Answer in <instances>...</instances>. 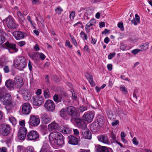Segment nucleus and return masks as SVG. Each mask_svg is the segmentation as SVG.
Listing matches in <instances>:
<instances>
[{
	"instance_id": "f257e3e1",
	"label": "nucleus",
	"mask_w": 152,
	"mask_h": 152,
	"mask_svg": "<svg viewBox=\"0 0 152 152\" xmlns=\"http://www.w3.org/2000/svg\"><path fill=\"white\" fill-rule=\"evenodd\" d=\"M49 139L51 145L54 148H60L64 143L63 136L58 132L50 133L49 135Z\"/></svg>"
},
{
	"instance_id": "f03ea898",
	"label": "nucleus",
	"mask_w": 152,
	"mask_h": 152,
	"mask_svg": "<svg viewBox=\"0 0 152 152\" xmlns=\"http://www.w3.org/2000/svg\"><path fill=\"white\" fill-rule=\"evenodd\" d=\"M0 100L3 104L6 105V107L10 106L8 108L9 109H11L13 107L12 103L11 96L10 94H7L4 96H0Z\"/></svg>"
},
{
	"instance_id": "7ed1b4c3",
	"label": "nucleus",
	"mask_w": 152,
	"mask_h": 152,
	"mask_svg": "<svg viewBox=\"0 0 152 152\" xmlns=\"http://www.w3.org/2000/svg\"><path fill=\"white\" fill-rule=\"evenodd\" d=\"M15 64L19 69L22 70L27 65L26 58L23 56L17 57L15 60Z\"/></svg>"
},
{
	"instance_id": "20e7f679",
	"label": "nucleus",
	"mask_w": 152,
	"mask_h": 152,
	"mask_svg": "<svg viewBox=\"0 0 152 152\" xmlns=\"http://www.w3.org/2000/svg\"><path fill=\"white\" fill-rule=\"evenodd\" d=\"M3 22L6 24L9 28L11 29H16L18 26V24L15 23L14 18L10 16L4 20Z\"/></svg>"
},
{
	"instance_id": "39448f33",
	"label": "nucleus",
	"mask_w": 152,
	"mask_h": 152,
	"mask_svg": "<svg viewBox=\"0 0 152 152\" xmlns=\"http://www.w3.org/2000/svg\"><path fill=\"white\" fill-rule=\"evenodd\" d=\"M44 106L46 110L49 111L53 112L55 110V103L52 100L50 99H48L45 101Z\"/></svg>"
},
{
	"instance_id": "423d86ee",
	"label": "nucleus",
	"mask_w": 152,
	"mask_h": 152,
	"mask_svg": "<svg viewBox=\"0 0 152 152\" xmlns=\"http://www.w3.org/2000/svg\"><path fill=\"white\" fill-rule=\"evenodd\" d=\"M40 122V119L39 118L33 115H30L29 120L28 122L30 125L34 126H37Z\"/></svg>"
},
{
	"instance_id": "0eeeda50",
	"label": "nucleus",
	"mask_w": 152,
	"mask_h": 152,
	"mask_svg": "<svg viewBox=\"0 0 152 152\" xmlns=\"http://www.w3.org/2000/svg\"><path fill=\"white\" fill-rule=\"evenodd\" d=\"M0 131V134L3 136H7L9 133L10 128V126L6 124H2Z\"/></svg>"
},
{
	"instance_id": "6e6552de",
	"label": "nucleus",
	"mask_w": 152,
	"mask_h": 152,
	"mask_svg": "<svg viewBox=\"0 0 152 152\" xmlns=\"http://www.w3.org/2000/svg\"><path fill=\"white\" fill-rule=\"evenodd\" d=\"M83 117L85 120L90 123L92 121L94 117V113L91 111H88L84 114Z\"/></svg>"
},
{
	"instance_id": "1a4fd4ad",
	"label": "nucleus",
	"mask_w": 152,
	"mask_h": 152,
	"mask_svg": "<svg viewBox=\"0 0 152 152\" xmlns=\"http://www.w3.org/2000/svg\"><path fill=\"white\" fill-rule=\"evenodd\" d=\"M31 107L30 104L28 103H25L22 105V112L24 115L29 114L31 111Z\"/></svg>"
},
{
	"instance_id": "9d476101",
	"label": "nucleus",
	"mask_w": 152,
	"mask_h": 152,
	"mask_svg": "<svg viewBox=\"0 0 152 152\" xmlns=\"http://www.w3.org/2000/svg\"><path fill=\"white\" fill-rule=\"evenodd\" d=\"M39 137V134L36 131H31L30 132L27 134V138L30 140H34Z\"/></svg>"
},
{
	"instance_id": "9b49d317",
	"label": "nucleus",
	"mask_w": 152,
	"mask_h": 152,
	"mask_svg": "<svg viewBox=\"0 0 152 152\" xmlns=\"http://www.w3.org/2000/svg\"><path fill=\"white\" fill-rule=\"evenodd\" d=\"M33 100V104L35 106L40 105L44 102L43 98L40 96L34 97Z\"/></svg>"
},
{
	"instance_id": "f8f14e48",
	"label": "nucleus",
	"mask_w": 152,
	"mask_h": 152,
	"mask_svg": "<svg viewBox=\"0 0 152 152\" xmlns=\"http://www.w3.org/2000/svg\"><path fill=\"white\" fill-rule=\"evenodd\" d=\"M14 82L15 87L17 88L21 87L23 84V79L22 77L16 76L14 79Z\"/></svg>"
},
{
	"instance_id": "ddd939ff",
	"label": "nucleus",
	"mask_w": 152,
	"mask_h": 152,
	"mask_svg": "<svg viewBox=\"0 0 152 152\" xmlns=\"http://www.w3.org/2000/svg\"><path fill=\"white\" fill-rule=\"evenodd\" d=\"M67 112L68 115L71 116L72 117L76 116L77 114V110L74 107L70 106L67 108Z\"/></svg>"
},
{
	"instance_id": "4468645a",
	"label": "nucleus",
	"mask_w": 152,
	"mask_h": 152,
	"mask_svg": "<svg viewBox=\"0 0 152 152\" xmlns=\"http://www.w3.org/2000/svg\"><path fill=\"white\" fill-rule=\"evenodd\" d=\"M75 122L77 126L79 128L83 129H85L86 127V124L84 121L79 118H76L75 119Z\"/></svg>"
},
{
	"instance_id": "2eb2a0df",
	"label": "nucleus",
	"mask_w": 152,
	"mask_h": 152,
	"mask_svg": "<svg viewBox=\"0 0 152 152\" xmlns=\"http://www.w3.org/2000/svg\"><path fill=\"white\" fill-rule=\"evenodd\" d=\"M68 143L73 145H77L78 144L79 140L77 138L72 135L69 136L68 137Z\"/></svg>"
},
{
	"instance_id": "dca6fc26",
	"label": "nucleus",
	"mask_w": 152,
	"mask_h": 152,
	"mask_svg": "<svg viewBox=\"0 0 152 152\" xmlns=\"http://www.w3.org/2000/svg\"><path fill=\"white\" fill-rule=\"evenodd\" d=\"M12 34L14 37L17 40H20L24 37V34L20 31H14Z\"/></svg>"
},
{
	"instance_id": "f3484780",
	"label": "nucleus",
	"mask_w": 152,
	"mask_h": 152,
	"mask_svg": "<svg viewBox=\"0 0 152 152\" xmlns=\"http://www.w3.org/2000/svg\"><path fill=\"white\" fill-rule=\"evenodd\" d=\"M41 118L44 124H48L51 121V118L46 113L42 114Z\"/></svg>"
},
{
	"instance_id": "a211bd4d",
	"label": "nucleus",
	"mask_w": 152,
	"mask_h": 152,
	"mask_svg": "<svg viewBox=\"0 0 152 152\" xmlns=\"http://www.w3.org/2000/svg\"><path fill=\"white\" fill-rule=\"evenodd\" d=\"M59 127L58 124L54 121L48 125V129L49 131L50 132L58 129Z\"/></svg>"
},
{
	"instance_id": "6ab92c4d",
	"label": "nucleus",
	"mask_w": 152,
	"mask_h": 152,
	"mask_svg": "<svg viewBox=\"0 0 152 152\" xmlns=\"http://www.w3.org/2000/svg\"><path fill=\"white\" fill-rule=\"evenodd\" d=\"M100 126L97 122H94L91 126L90 129L93 132L96 133L99 130Z\"/></svg>"
},
{
	"instance_id": "aec40b11",
	"label": "nucleus",
	"mask_w": 152,
	"mask_h": 152,
	"mask_svg": "<svg viewBox=\"0 0 152 152\" xmlns=\"http://www.w3.org/2000/svg\"><path fill=\"white\" fill-rule=\"evenodd\" d=\"M99 140L103 143L109 144L110 143V141L108 140V137L104 135L99 136L98 137Z\"/></svg>"
},
{
	"instance_id": "412c9836",
	"label": "nucleus",
	"mask_w": 152,
	"mask_h": 152,
	"mask_svg": "<svg viewBox=\"0 0 152 152\" xmlns=\"http://www.w3.org/2000/svg\"><path fill=\"white\" fill-rule=\"evenodd\" d=\"M3 47L5 48L12 49L15 52H17L18 51V49L16 48L15 44H12L6 42L3 45Z\"/></svg>"
},
{
	"instance_id": "4be33fe9",
	"label": "nucleus",
	"mask_w": 152,
	"mask_h": 152,
	"mask_svg": "<svg viewBox=\"0 0 152 152\" xmlns=\"http://www.w3.org/2000/svg\"><path fill=\"white\" fill-rule=\"evenodd\" d=\"M83 137L85 139H91V133L89 130L83 129V131H82Z\"/></svg>"
},
{
	"instance_id": "5701e85b",
	"label": "nucleus",
	"mask_w": 152,
	"mask_h": 152,
	"mask_svg": "<svg viewBox=\"0 0 152 152\" xmlns=\"http://www.w3.org/2000/svg\"><path fill=\"white\" fill-rule=\"evenodd\" d=\"M96 152H107L108 150L105 146L97 145L96 146Z\"/></svg>"
},
{
	"instance_id": "b1692460",
	"label": "nucleus",
	"mask_w": 152,
	"mask_h": 152,
	"mask_svg": "<svg viewBox=\"0 0 152 152\" xmlns=\"http://www.w3.org/2000/svg\"><path fill=\"white\" fill-rule=\"evenodd\" d=\"M5 85L10 90L14 89L15 87L14 82L11 80H7L5 83Z\"/></svg>"
},
{
	"instance_id": "393cba45",
	"label": "nucleus",
	"mask_w": 152,
	"mask_h": 152,
	"mask_svg": "<svg viewBox=\"0 0 152 152\" xmlns=\"http://www.w3.org/2000/svg\"><path fill=\"white\" fill-rule=\"evenodd\" d=\"M60 116L61 117L64 118L67 117L68 115L67 109L63 108L59 112Z\"/></svg>"
},
{
	"instance_id": "a878e982",
	"label": "nucleus",
	"mask_w": 152,
	"mask_h": 152,
	"mask_svg": "<svg viewBox=\"0 0 152 152\" xmlns=\"http://www.w3.org/2000/svg\"><path fill=\"white\" fill-rule=\"evenodd\" d=\"M61 129L63 132L66 134L69 133L72 131L71 129L68 126L66 125L61 127Z\"/></svg>"
},
{
	"instance_id": "bb28decb",
	"label": "nucleus",
	"mask_w": 152,
	"mask_h": 152,
	"mask_svg": "<svg viewBox=\"0 0 152 152\" xmlns=\"http://www.w3.org/2000/svg\"><path fill=\"white\" fill-rule=\"evenodd\" d=\"M104 118L102 115H99L97 117V122L99 125L102 126L104 123Z\"/></svg>"
},
{
	"instance_id": "cd10ccee",
	"label": "nucleus",
	"mask_w": 152,
	"mask_h": 152,
	"mask_svg": "<svg viewBox=\"0 0 152 152\" xmlns=\"http://www.w3.org/2000/svg\"><path fill=\"white\" fill-rule=\"evenodd\" d=\"M149 45V43L148 42H146L140 45L139 48H140L141 51H142L146 50L148 49Z\"/></svg>"
},
{
	"instance_id": "c85d7f7f",
	"label": "nucleus",
	"mask_w": 152,
	"mask_h": 152,
	"mask_svg": "<svg viewBox=\"0 0 152 152\" xmlns=\"http://www.w3.org/2000/svg\"><path fill=\"white\" fill-rule=\"evenodd\" d=\"M49 148V145L47 143H44L40 152H48Z\"/></svg>"
},
{
	"instance_id": "c756f323",
	"label": "nucleus",
	"mask_w": 152,
	"mask_h": 152,
	"mask_svg": "<svg viewBox=\"0 0 152 152\" xmlns=\"http://www.w3.org/2000/svg\"><path fill=\"white\" fill-rule=\"evenodd\" d=\"M33 58L34 60L36 59V58H35V57L36 56H37L39 55V58L42 60H44L46 57L42 53H34L33 54Z\"/></svg>"
},
{
	"instance_id": "7c9ffc66",
	"label": "nucleus",
	"mask_w": 152,
	"mask_h": 152,
	"mask_svg": "<svg viewBox=\"0 0 152 152\" xmlns=\"http://www.w3.org/2000/svg\"><path fill=\"white\" fill-rule=\"evenodd\" d=\"M24 98L26 100H29L31 98V94L29 91L27 90H25L24 93Z\"/></svg>"
},
{
	"instance_id": "2f4dec72",
	"label": "nucleus",
	"mask_w": 152,
	"mask_h": 152,
	"mask_svg": "<svg viewBox=\"0 0 152 152\" xmlns=\"http://www.w3.org/2000/svg\"><path fill=\"white\" fill-rule=\"evenodd\" d=\"M54 101L56 103L60 102L62 99V97L61 96H59L58 95L55 94L53 97Z\"/></svg>"
},
{
	"instance_id": "473e14b6",
	"label": "nucleus",
	"mask_w": 152,
	"mask_h": 152,
	"mask_svg": "<svg viewBox=\"0 0 152 152\" xmlns=\"http://www.w3.org/2000/svg\"><path fill=\"white\" fill-rule=\"evenodd\" d=\"M27 133V130L24 127L22 126L20 128L18 133L19 134H23L26 135Z\"/></svg>"
},
{
	"instance_id": "72a5a7b5",
	"label": "nucleus",
	"mask_w": 152,
	"mask_h": 152,
	"mask_svg": "<svg viewBox=\"0 0 152 152\" xmlns=\"http://www.w3.org/2000/svg\"><path fill=\"white\" fill-rule=\"evenodd\" d=\"M44 94L45 98V99L49 98L50 97V94L49 90L46 89L44 91Z\"/></svg>"
},
{
	"instance_id": "f704fd0d",
	"label": "nucleus",
	"mask_w": 152,
	"mask_h": 152,
	"mask_svg": "<svg viewBox=\"0 0 152 152\" xmlns=\"http://www.w3.org/2000/svg\"><path fill=\"white\" fill-rule=\"evenodd\" d=\"M80 35L81 36V37L83 38V39L86 40L87 39V36L84 31H81L80 33Z\"/></svg>"
},
{
	"instance_id": "c9c22d12",
	"label": "nucleus",
	"mask_w": 152,
	"mask_h": 152,
	"mask_svg": "<svg viewBox=\"0 0 152 152\" xmlns=\"http://www.w3.org/2000/svg\"><path fill=\"white\" fill-rule=\"evenodd\" d=\"M9 120L13 125H15L16 124V121L15 118L13 117L9 118Z\"/></svg>"
},
{
	"instance_id": "e433bc0d",
	"label": "nucleus",
	"mask_w": 152,
	"mask_h": 152,
	"mask_svg": "<svg viewBox=\"0 0 152 152\" xmlns=\"http://www.w3.org/2000/svg\"><path fill=\"white\" fill-rule=\"evenodd\" d=\"M6 92V89L4 87L0 88V96Z\"/></svg>"
},
{
	"instance_id": "4c0bfd02",
	"label": "nucleus",
	"mask_w": 152,
	"mask_h": 152,
	"mask_svg": "<svg viewBox=\"0 0 152 152\" xmlns=\"http://www.w3.org/2000/svg\"><path fill=\"white\" fill-rule=\"evenodd\" d=\"M69 37H70V38L71 39L72 42L74 45L76 46L77 47V42L76 41V40L74 39L73 37L72 36L71 34H69Z\"/></svg>"
},
{
	"instance_id": "58836bf2",
	"label": "nucleus",
	"mask_w": 152,
	"mask_h": 152,
	"mask_svg": "<svg viewBox=\"0 0 152 152\" xmlns=\"http://www.w3.org/2000/svg\"><path fill=\"white\" fill-rule=\"evenodd\" d=\"M87 106H82L80 107L79 110L80 112H83L84 111L86 110H87Z\"/></svg>"
},
{
	"instance_id": "ea45409f",
	"label": "nucleus",
	"mask_w": 152,
	"mask_h": 152,
	"mask_svg": "<svg viewBox=\"0 0 152 152\" xmlns=\"http://www.w3.org/2000/svg\"><path fill=\"white\" fill-rule=\"evenodd\" d=\"M17 14L18 16L20 19L21 20L23 19L25 20L23 14L20 11H18L17 12Z\"/></svg>"
},
{
	"instance_id": "a19ab883",
	"label": "nucleus",
	"mask_w": 152,
	"mask_h": 152,
	"mask_svg": "<svg viewBox=\"0 0 152 152\" xmlns=\"http://www.w3.org/2000/svg\"><path fill=\"white\" fill-rule=\"evenodd\" d=\"M26 135L25 134H18L19 139L21 140H23L25 139L26 137Z\"/></svg>"
},
{
	"instance_id": "79ce46f5",
	"label": "nucleus",
	"mask_w": 152,
	"mask_h": 152,
	"mask_svg": "<svg viewBox=\"0 0 152 152\" xmlns=\"http://www.w3.org/2000/svg\"><path fill=\"white\" fill-rule=\"evenodd\" d=\"M3 70L4 72L6 73H8L10 71V69L8 66L5 65L4 67Z\"/></svg>"
},
{
	"instance_id": "37998d69",
	"label": "nucleus",
	"mask_w": 152,
	"mask_h": 152,
	"mask_svg": "<svg viewBox=\"0 0 152 152\" xmlns=\"http://www.w3.org/2000/svg\"><path fill=\"white\" fill-rule=\"evenodd\" d=\"M75 12L72 11L69 15V18L71 20H73L75 17Z\"/></svg>"
},
{
	"instance_id": "c03bdc74",
	"label": "nucleus",
	"mask_w": 152,
	"mask_h": 152,
	"mask_svg": "<svg viewBox=\"0 0 152 152\" xmlns=\"http://www.w3.org/2000/svg\"><path fill=\"white\" fill-rule=\"evenodd\" d=\"M141 51L140 49H137L132 50L131 53L134 55H136Z\"/></svg>"
},
{
	"instance_id": "a18cd8bd",
	"label": "nucleus",
	"mask_w": 152,
	"mask_h": 152,
	"mask_svg": "<svg viewBox=\"0 0 152 152\" xmlns=\"http://www.w3.org/2000/svg\"><path fill=\"white\" fill-rule=\"evenodd\" d=\"M63 11V10L60 7H58L55 9V11L56 12L59 14H60L61 12Z\"/></svg>"
},
{
	"instance_id": "49530a36",
	"label": "nucleus",
	"mask_w": 152,
	"mask_h": 152,
	"mask_svg": "<svg viewBox=\"0 0 152 152\" xmlns=\"http://www.w3.org/2000/svg\"><path fill=\"white\" fill-rule=\"evenodd\" d=\"M26 152H35L34 149L32 146H29L27 148Z\"/></svg>"
},
{
	"instance_id": "de8ad7c7",
	"label": "nucleus",
	"mask_w": 152,
	"mask_h": 152,
	"mask_svg": "<svg viewBox=\"0 0 152 152\" xmlns=\"http://www.w3.org/2000/svg\"><path fill=\"white\" fill-rule=\"evenodd\" d=\"M87 79L89 81L91 80H92L93 79V76L92 75L89 74V73H87L85 75Z\"/></svg>"
},
{
	"instance_id": "09e8293b",
	"label": "nucleus",
	"mask_w": 152,
	"mask_h": 152,
	"mask_svg": "<svg viewBox=\"0 0 152 152\" xmlns=\"http://www.w3.org/2000/svg\"><path fill=\"white\" fill-rule=\"evenodd\" d=\"M107 114L108 117L110 119H111L113 118V114L111 111H108Z\"/></svg>"
},
{
	"instance_id": "8fccbe9b",
	"label": "nucleus",
	"mask_w": 152,
	"mask_h": 152,
	"mask_svg": "<svg viewBox=\"0 0 152 152\" xmlns=\"http://www.w3.org/2000/svg\"><path fill=\"white\" fill-rule=\"evenodd\" d=\"M5 41V38L3 36L0 35V45L2 44Z\"/></svg>"
},
{
	"instance_id": "3c124183",
	"label": "nucleus",
	"mask_w": 152,
	"mask_h": 152,
	"mask_svg": "<svg viewBox=\"0 0 152 152\" xmlns=\"http://www.w3.org/2000/svg\"><path fill=\"white\" fill-rule=\"evenodd\" d=\"M65 45L68 46L69 48H72V45L70 44L69 41L68 40H66V42Z\"/></svg>"
},
{
	"instance_id": "603ef678",
	"label": "nucleus",
	"mask_w": 152,
	"mask_h": 152,
	"mask_svg": "<svg viewBox=\"0 0 152 152\" xmlns=\"http://www.w3.org/2000/svg\"><path fill=\"white\" fill-rule=\"evenodd\" d=\"M120 88L123 92L126 93L127 92V90L125 86L121 85L120 86Z\"/></svg>"
},
{
	"instance_id": "864d4df0",
	"label": "nucleus",
	"mask_w": 152,
	"mask_h": 152,
	"mask_svg": "<svg viewBox=\"0 0 152 152\" xmlns=\"http://www.w3.org/2000/svg\"><path fill=\"white\" fill-rule=\"evenodd\" d=\"M89 23H90L92 26H94L96 23V20L94 19H91L89 22Z\"/></svg>"
},
{
	"instance_id": "5fc2aeb1",
	"label": "nucleus",
	"mask_w": 152,
	"mask_h": 152,
	"mask_svg": "<svg viewBox=\"0 0 152 152\" xmlns=\"http://www.w3.org/2000/svg\"><path fill=\"white\" fill-rule=\"evenodd\" d=\"M132 142L133 143L136 145H138L139 143L138 141L137 140V138L135 137H134L132 139Z\"/></svg>"
},
{
	"instance_id": "6e6d98bb",
	"label": "nucleus",
	"mask_w": 152,
	"mask_h": 152,
	"mask_svg": "<svg viewBox=\"0 0 152 152\" xmlns=\"http://www.w3.org/2000/svg\"><path fill=\"white\" fill-rule=\"evenodd\" d=\"M111 137L112 139L113 140V142H116L117 141V136L114 134L113 133L111 134Z\"/></svg>"
},
{
	"instance_id": "4d7b16f0",
	"label": "nucleus",
	"mask_w": 152,
	"mask_h": 152,
	"mask_svg": "<svg viewBox=\"0 0 152 152\" xmlns=\"http://www.w3.org/2000/svg\"><path fill=\"white\" fill-rule=\"evenodd\" d=\"M115 55V53H110L108 56V58L109 59H111L113 58L114 57Z\"/></svg>"
},
{
	"instance_id": "13d9d810",
	"label": "nucleus",
	"mask_w": 152,
	"mask_h": 152,
	"mask_svg": "<svg viewBox=\"0 0 152 152\" xmlns=\"http://www.w3.org/2000/svg\"><path fill=\"white\" fill-rule=\"evenodd\" d=\"M26 44V43L24 41H21L18 42V45L20 47H22Z\"/></svg>"
},
{
	"instance_id": "bf43d9fd",
	"label": "nucleus",
	"mask_w": 152,
	"mask_h": 152,
	"mask_svg": "<svg viewBox=\"0 0 152 152\" xmlns=\"http://www.w3.org/2000/svg\"><path fill=\"white\" fill-rule=\"evenodd\" d=\"M118 27L121 28L122 30H124V26L123 23L121 22L119 23L118 24Z\"/></svg>"
},
{
	"instance_id": "052dcab7",
	"label": "nucleus",
	"mask_w": 152,
	"mask_h": 152,
	"mask_svg": "<svg viewBox=\"0 0 152 152\" xmlns=\"http://www.w3.org/2000/svg\"><path fill=\"white\" fill-rule=\"evenodd\" d=\"M28 67L29 70L30 71H31L32 70V68L31 63L30 60H29V62L28 63Z\"/></svg>"
},
{
	"instance_id": "680f3d73",
	"label": "nucleus",
	"mask_w": 152,
	"mask_h": 152,
	"mask_svg": "<svg viewBox=\"0 0 152 152\" xmlns=\"http://www.w3.org/2000/svg\"><path fill=\"white\" fill-rule=\"evenodd\" d=\"M19 125L21 126L24 127L25 126V122L24 120L20 121L19 122Z\"/></svg>"
},
{
	"instance_id": "e2e57ef3",
	"label": "nucleus",
	"mask_w": 152,
	"mask_h": 152,
	"mask_svg": "<svg viewBox=\"0 0 152 152\" xmlns=\"http://www.w3.org/2000/svg\"><path fill=\"white\" fill-rule=\"evenodd\" d=\"M110 31V30H108L107 29H105L104 30L102 33V34H106Z\"/></svg>"
},
{
	"instance_id": "0e129e2a",
	"label": "nucleus",
	"mask_w": 152,
	"mask_h": 152,
	"mask_svg": "<svg viewBox=\"0 0 152 152\" xmlns=\"http://www.w3.org/2000/svg\"><path fill=\"white\" fill-rule=\"evenodd\" d=\"M7 149L5 147L0 148V152H7Z\"/></svg>"
},
{
	"instance_id": "69168bd1",
	"label": "nucleus",
	"mask_w": 152,
	"mask_h": 152,
	"mask_svg": "<svg viewBox=\"0 0 152 152\" xmlns=\"http://www.w3.org/2000/svg\"><path fill=\"white\" fill-rule=\"evenodd\" d=\"M131 22L132 24H133L135 26L137 25V24L139 23H138L137 21L134 18V19L132 20H131Z\"/></svg>"
},
{
	"instance_id": "338daca9",
	"label": "nucleus",
	"mask_w": 152,
	"mask_h": 152,
	"mask_svg": "<svg viewBox=\"0 0 152 152\" xmlns=\"http://www.w3.org/2000/svg\"><path fill=\"white\" fill-rule=\"evenodd\" d=\"M135 20L137 21L138 23H140V18L139 16L137 14L135 15Z\"/></svg>"
},
{
	"instance_id": "774afa93",
	"label": "nucleus",
	"mask_w": 152,
	"mask_h": 152,
	"mask_svg": "<svg viewBox=\"0 0 152 152\" xmlns=\"http://www.w3.org/2000/svg\"><path fill=\"white\" fill-rule=\"evenodd\" d=\"M5 65V63L2 60H0V68H2Z\"/></svg>"
}]
</instances>
